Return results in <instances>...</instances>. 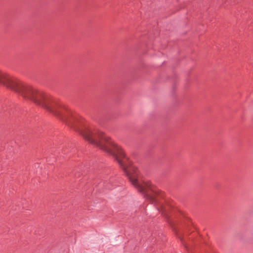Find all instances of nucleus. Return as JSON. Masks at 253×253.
Returning a JSON list of instances; mask_svg holds the SVG:
<instances>
[{
    "label": "nucleus",
    "instance_id": "nucleus-3",
    "mask_svg": "<svg viewBox=\"0 0 253 253\" xmlns=\"http://www.w3.org/2000/svg\"><path fill=\"white\" fill-rule=\"evenodd\" d=\"M69 125L71 126L72 125V123L69 122Z\"/></svg>",
    "mask_w": 253,
    "mask_h": 253
},
{
    "label": "nucleus",
    "instance_id": "nucleus-1",
    "mask_svg": "<svg viewBox=\"0 0 253 253\" xmlns=\"http://www.w3.org/2000/svg\"><path fill=\"white\" fill-rule=\"evenodd\" d=\"M74 127L75 129L78 130L84 139L88 142L112 155L123 169L131 183L138 191L151 200L154 199L153 197L154 191L151 185L138 180V171L136 168L129 164L122 149L109 137L105 135L102 132L97 130H92L88 128L78 129L75 126Z\"/></svg>",
    "mask_w": 253,
    "mask_h": 253
},
{
    "label": "nucleus",
    "instance_id": "nucleus-2",
    "mask_svg": "<svg viewBox=\"0 0 253 253\" xmlns=\"http://www.w3.org/2000/svg\"><path fill=\"white\" fill-rule=\"evenodd\" d=\"M0 84L5 86V73L0 70Z\"/></svg>",
    "mask_w": 253,
    "mask_h": 253
}]
</instances>
